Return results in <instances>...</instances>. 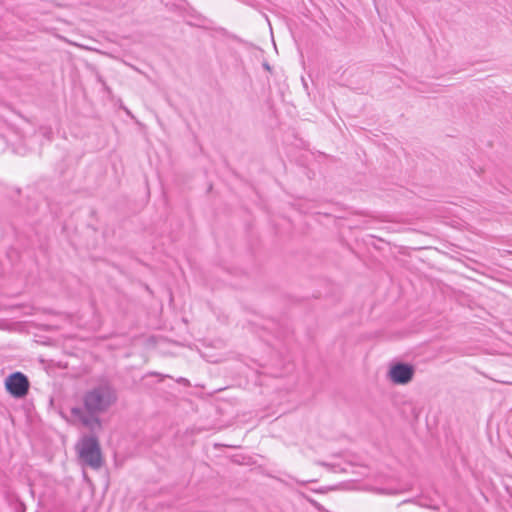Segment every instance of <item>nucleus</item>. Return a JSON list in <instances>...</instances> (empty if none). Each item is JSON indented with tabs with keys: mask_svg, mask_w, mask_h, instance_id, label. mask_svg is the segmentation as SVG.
<instances>
[{
	"mask_svg": "<svg viewBox=\"0 0 512 512\" xmlns=\"http://www.w3.org/2000/svg\"><path fill=\"white\" fill-rule=\"evenodd\" d=\"M116 401V390L106 382L84 392L83 407H72L70 412L85 428L95 433L103 428L100 415L106 413Z\"/></svg>",
	"mask_w": 512,
	"mask_h": 512,
	"instance_id": "obj_1",
	"label": "nucleus"
},
{
	"mask_svg": "<svg viewBox=\"0 0 512 512\" xmlns=\"http://www.w3.org/2000/svg\"><path fill=\"white\" fill-rule=\"evenodd\" d=\"M76 449L78 451L79 459L85 465L92 469H99L102 467L104 461L96 432L83 436L77 443Z\"/></svg>",
	"mask_w": 512,
	"mask_h": 512,
	"instance_id": "obj_2",
	"label": "nucleus"
},
{
	"mask_svg": "<svg viewBox=\"0 0 512 512\" xmlns=\"http://www.w3.org/2000/svg\"><path fill=\"white\" fill-rule=\"evenodd\" d=\"M4 385L6 391L15 399H22L29 393V379L20 371L9 374L5 379Z\"/></svg>",
	"mask_w": 512,
	"mask_h": 512,
	"instance_id": "obj_3",
	"label": "nucleus"
},
{
	"mask_svg": "<svg viewBox=\"0 0 512 512\" xmlns=\"http://www.w3.org/2000/svg\"><path fill=\"white\" fill-rule=\"evenodd\" d=\"M415 368L412 364L397 362L390 366L388 371L389 380L396 385H406L412 381Z\"/></svg>",
	"mask_w": 512,
	"mask_h": 512,
	"instance_id": "obj_4",
	"label": "nucleus"
},
{
	"mask_svg": "<svg viewBox=\"0 0 512 512\" xmlns=\"http://www.w3.org/2000/svg\"><path fill=\"white\" fill-rule=\"evenodd\" d=\"M40 132L43 137H45L48 140H52L53 138V131L50 127H41Z\"/></svg>",
	"mask_w": 512,
	"mask_h": 512,
	"instance_id": "obj_5",
	"label": "nucleus"
},
{
	"mask_svg": "<svg viewBox=\"0 0 512 512\" xmlns=\"http://www.w3.org/2000/svg\"><path fill=\"white\" fill-rule=\"evenodd\" d=\"M376 491L380 494H395L396 491L394 490H389V489H385V488H377Z\"/></svg>",
	"mask_w": 512,
	"mask_h": 512,
	"instance_id": "obj_6",
	"label": "nucleus"
},
{
	"mask_svg": "<svg viewBox=\"0 0 512 512\" xmlns=\"http://www.w3.org/2000/svg\"><path fill=\"white\" fill-rule=\"evenodd\" d=\"M98 81L102 83V85L104 86L105 90L109 91L110 88L106 85L105 81L102 79L101 76H98Z\"/></svg>",
	"mask_w": 512,
	"mask_h": 512,
	"instance_id": "obj_7",
	"label": "nucleus"
},
{
	"mask_svg": "<svg viewBox=\"0 0 512 512\" xmlns=\"http://www.w3.org/2000/svg\"><path fill=\"white\" fill-rule=\"evenodd\" d=\"M311 503L314 505V507H315L317 510L321 511V510L323 509V507H322L318 502H316V501L312 500V501H311Z\"/></svg>",
	"mask_w": 512,
	"mask_h": 512,
	"instance_id": "obj_8",
	"label": "nucleus"
},
{
	"mask_svg": "<svg viewBox=\"0 0 512 512\" xmlns=\"http://www.w3.org/2000/svg\"><path fill=\"white\" fill-rule=\"evenodd\" d=\"M264 67H265L267 70H270V66H269V64H268V63H265V64H264Z\"/></svg>",
	"mask_w": 512,
	"mask_h": 512,
	"instance_id": "obj_9",
	"label": "nucleus"
},
{
	"mask_svg": "<svg viewBox=\"0 0 512 512\" xmlns=\"http://www.w3.org/2000/svg\"><path fill=\"white\" fill-rule=\"evenodd\" d=\"M184 381H187V380H186V379H184V378H180V379L178 380V382H180V383H183Z\"/></svg>",
	"mask_w": 512,
	"mask_h": 512,
	"instance_id": "obj_10",
	"label": "nucleus"
}]
</instances>
